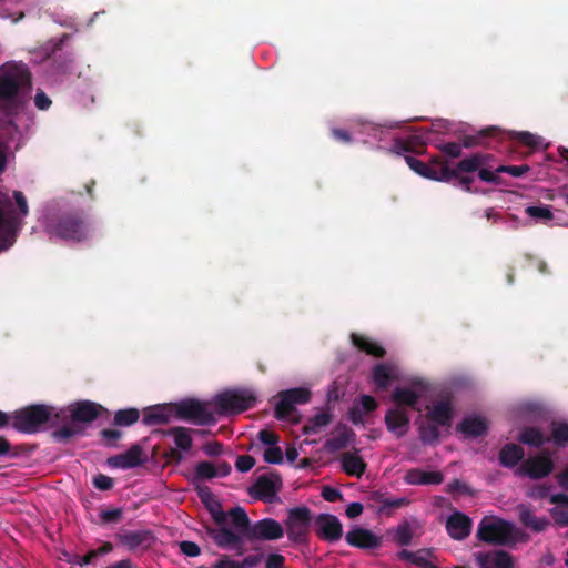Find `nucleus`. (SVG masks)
I'll return each mask as SVG.
<instances>
[{
    "mask_svg": "<svg viewBox=\"0 0 568 568\" xmlns=\"http://www.w3.org/2000/svg\"><path fill=\"white\" fill-rule=\"evenodd\" d=\"M230 518L235 530H239L244 538L253 540H277L284 536L283 526L273 518H264L254 524L241 506L230 510Z\"/></svg>",
    "mask_w": 568,
    "mask_h": 568,
    "instance_id": "1",
    "label": "nucleus"
},
{
    "mask_svg": "<svg viewBox=\"0 0 568 568\" xmlns=\"http://www.w3.org/2000/svg\"><path fill=\"white\" fill-rule=\"evenodd\" d=\"M59 418L60 414L54 406L32 404L11 414V426L19 433L36 434Z\"/></svg>",
    "mask_w": 568,
    "mask_h": 568,
    "instance_id": "2",
    "label": "nucleus"
},
{
    "mask_svg": "<svg viewBox=\"0 0 568 568\" xmlns=\"http://www.w3.org/2000/svg\"><path fill=\"white\" fill-rule=\"evenodd\" d=\"M31 72L24 64H11L0 69V101L14 102L30 92Z\"/></svg>",
    "mask_w": 568,
    "mask_h": 568,
    "instance_id": "3",
    "label": "nucleus"
},
{
    "mask_svg": "<svg viewBox=\"0 0 568 568\" xmlns=\"http://www.w3.org/2000/svg\"><path fill=\"white\" fill-rule=\"evenodd\" d=\"M48 231L62 240L81 242L89 235V224L82 211L64 212L48 224Z\"/></svg>",
    "mask_w": 568,
    "mask_h": 568,
    "instance_id": "4",
    "label": "nucleus"
},
{
    "mask_svg": "<svg viewBox=\"0 0 568 568\" xmlns=\"http://www.w3.org/2000/svg\"><path fill=\"white\" fill-rule=\"evenodd\" d=\"M476 536L480 541L490 545L509 546L516 542L514 525L503 519L484 518L478 525Z\"/></svg>",
    "mask_w": 568,
    "mask_h": 568,
    "instance_id": "5",
    "label": "nucleus"
},
{
    "mask_svg": "<svg viewBox=\"0 0 568 568\" xmlns=\"http://www.w3.org/2000/svg\"><path fill=\"white\" fill-rule=\"evenodd\" d=\"M20 230L21 223L13 212L11 197L0 191V252L13 245Z\"/></svg>",
    "mask_w": 568,
    "mask_h": 568,
    "instance_id": "6",
    "label": "nucleus"
},
{
    "mask_svg": "<svg viewBox=\"0 0 568 568\" xmlns=\"http://www.w3.org/2000/svg\"><path fill=\"white\" fill-rule=\"evenodd\" d=\"M313 521L312 510L306 506H297L287 510L284 521L287 538L294 544H306Z\"/></svg>",
    "mask_w": 568,
    "mask_h": 568,
    "instance_id": "7",
    "label": "nucleus"
},
{
    "mask_svg": "<svg viewBox=\"0 0 568 568\" xmlns=\"http://www.w3.org/2000/svg\"><path fill=\"white\" fill-rule=\"evenodd\" d=\"M255 394L247 388L230 389L215 397V405L222 414H239L254 407Z\"/></svg>",
    "mask_w": 568,
    "mask_h": 568,
    "instance_id": "8",
    "label": "nucleus"
},
{
    "mask_svg": "<svg viewBox=\"0 0 568 568\" xmlns=\"http://www.w3.org/2000/svg\"><path fill=\"white\" fill-rule=\"evenodd\" d=\"M172 404L176 419L191 422L195 425H213L216 422L214 414L197 399H184Z\"/></svg>",
    "mask_w": 568,
    "mask_h": 568,
    "instance_id": "9",
    "label": "nucleus"
},
{
    "mask_svg": "<svg viewBox=\"0 0 568 568\" xmlns=\"http://www.w3.org/2000/svg\"><path fill=\"white\" fill-rule=\"evenodd\" d=\"M491 159V154L476 152L467 158L462 159L458 162V170L466 173H473L477 171L478 178L481 181L498 185L501 183V179L496 170H491V166L489 165V161Z\"/></svg>",
    "mask_w": 568,
    "mask_h": 568,
    "instance_id": "10",
    "label": "nucleus"
},
{
    "mask_svg": "<svg viewBox=\"0 0 568 568\" xmlns=\"http://www.w3.org/2000/svg\"><path fill=\"white\" fill-rule=\"evenodd\" d=\"M281 488L282 479L277 474H264L256 478L255 483L248 488V494L256 500L271 503Z\"/></svg>",
    "mask_w": 568,
    "mask_h": 568,
    "instance_id": "11",
    "label": "nucleus"
},
{
    "mask_svg": "<svg viewBox=\"0 0 568 568\" xmlns=\"http://www.w3.org/2000/svg\"><path fill=\"white\" fill-rule=\"evenodd\" d=\"M231 530L226 525L219 526V528H207V535L214 540L221 549H233L236 555H243V538L244 536Z\"/></svg>",
    "mask_w": 568,
    "mask_h": 568,
    "instance_id": "12",
    "label": "nucleus"
},
{
    "mask_svg": "<svg viewBox=\"0 0 568 568\" xmlns=\"http://www.w3.org/2000/svg\"><path fill=\"white\" fill-rule=\"evenodd\" d=\"M555 468L552 459L547 455H538L526 459L517 473L531 479H542L550 475Z\"/></svg>",
    "mask_w": 568,
    "mask_h": 568,
    "instance_id": "13",
    "label": "nucleus"
},
{
    "mask_svg": "<svg viewBox=\"0 0 568 568\" xmlns=\"http://www.w3.org/2000/svg\"><path fill=\"white\" fill-rule=\"evenodd\" d=\"M316 535L320 539L336 542L343 536V526L339 519L332 514H320L315 519Z\"/></svg>",
    "mask_w": 568,
    "mask_h": 568,
    "instance_id": "14",
    "label": "nucleus"
},
{
    "mask_svg": "<svg viewBox=\"0 0 568 568\" xmlns=\"http://www.w3.org/2000/svg\"><path fill=\"white\" fill-rule=\"evenodd\" d=\"M474 557L478 568H515V559L506 550L480 551Z\"/></svg>",
    "mask_w": 568,
    "mask_h": 568,
    "instance_id": "15",
    "label": "nucleus"
},
{
    "mask_svg": "<svg viewBox=\"0 0 568 568\" xmlns=\"http://www.w3.org/2000/svg\"><path fill=\"white\" fill-rule=\"evenodd\" d=\"M146 460V455L139 444L132 445L125 453L108 458V465L120 469H130L141 466Z\"/></svg>",
    "mask_w": 568,
    "mask_h": 568,
    "instance_id": "16",
    "label": "nucleus"
},
{
    "mask_svg": "<svg viewBox=\"0 0 568 568\" xmlns=\"http://www.w3.org/2000/svg\"><path fill=\"white\" fill-rule=\"evenodd\" d=\"M105 408L94 402L80 400L70 406V417L74 423H92Z\"/></svg>",
    "mask_w": 568,
    "mask_h": 568,
    "instance_id": "17",
    "label": "nucleus"
},
{
    "mask_svg": "<svg viewBox=\"0 0 568 568\" xmlns=\"http://www.w3.org/2000/svg\"><path fill=\"white\" fill-rule=\"evenodd\" d=\"M346 542L355 548L359 549H376L382 545V539L373 531L355 527L349 530L345 536Z\"/></svg>",
    "mask_w": 568,
    "mask_h": 568,
    "instance_id": "18",
    "label": "nucleus"
},
{
    "mask_svg": "<svg viewBox=\"0 0 568 568\" xmlns=\"http://www.w3.org/2000/svg\"><path fill=\"white\" fill-rule=\"evenodd\" d=\"M116 539L131 551L139 548L149 549L154 542V536L150 530L124 531L118 534Z\"/></svg>",
    "mask_w": 568,
    "mask_h": 568,
    "instance_id": "19",
    "label": "nucleus"
},
{
    "mask_svg": "<svg viewBox=\"0 0 568 568\" xmlns=\"http://www.w3.org/2000/svg\"><path fill=\"white\" fill-rule=\"evenodd\" d=\"M471 526V519L460 511L453 513L446 521L447 534L454 540L466 539L470 535Z\"/></svg>",
    "mask_w": 568,
    "mask_h": 568,
    "instance_id": "20",
    "label": "nucleus"
},
{
    "mask_svg": "<svg viewBox=\"0 0 568 568\" xmlns=\"http://www.w3.org/2000/svg\"><path fill=\"white\" fill-rule=\"evenodd\" d=\"M197 495L211 514L214 523L217 526L226 525L230 517V511L225 513L223 510L221 503L214 497L212 490L206 486L199 487Z\"/></svg>",
    "mask_w": 568,
    "mask_h": 568,
    "instance_id": "21",
    "label": "nucleus"
},
{
    "mask_svg": "<svg viewBox=\"0 0 568 568\" xmlns=\"http://www.w3.org/2000/svg\"><path fill=\"white\" fill-rule=\"evenodd\" d=\"M405 162L409 166L410 170L416 172L418 175L437 181V182H449V178L453 175L450 171H448L446 168H443L442 170L434 172L429 165L412 155H405Z\"/></svg>",
    "mask_w": 568,
    "mask_h": 568,
    "instance_id": "22",
    "label": "nucleus"
},
{
    "mask_svg": "<svg viewBox=\"0 0 568 568\" xmlns=\"http://www.w3.org/2000/svg\"><path fill=\"white\" fill-rule=\"evenodd\" d=\"M385 425L388 432L400 438L409 430L410 419L404 409L392 408L385 415Z\"/></svg>",
    "mask_w": 568,
    "mask_h": 568,
    "instance_id": "23",
    "label": "nucleus"
},
{
    "mask_svg": "<svg viewBox=\"0 0 568 568\" xmlns=\"http://www.w3.org/2000/svg\"><path fill=\"white\" fill-rule=\"evenodd\" d=\"M174 417L173 404H163L148 407L143 410L142 422L146 426L164 425Z\"/></svg>",
    "mask_w": 568,
    "mask_h": 568,
    "instance_id": "24",
    "label": "nucleus"
},
{
    "mask_svg": "<svg viewBox=\"0 0 568 568\" xmlns=\"http://www.w3.org/2000/svg\"><path fill=\"white\" fill-rule=\"evenodd\" d=\"M355 436V433L347 425L339 423L335 430L333 432V436L328 438L324 447L326 450L331 453H335L346 448L352 439Z\"/></svg>",
    "mask_w": 568,
    "mask_h": 568,
    "instance_id": "25",
    "label": "nucleus"
},
{
    "mask_svg": "<svg viewBox=\"0 0 568 568\" xmlns=\"http://www.w3.org/2000/svg\"><path fill=\"white\" fill-rule=\"evenodd\" d=\"M404 480L409 485H439L444 481V476L440 471H425L419 468L407 470Z\"/></svg>",
    "mask_w": 568,
    "mask_h": 568,
    "instance_id": "26",
    "label": "nucleus"
},
{
    "mask_svg": "<svg viewBox=\"0 0 568 568\" xmlns=\"http://www.w3.org/2000/svg\"><path fill=\"white\" fill-rule=\"evenodd\" d=\"M342 470L352 477L361 478L366 471L367 464L357 452H346L341 456Z\"/></svg>",
    "mask_w": 568,
    "mask_h": 568,
    "instance_id": "27",
    "label": "nucleus"
},
{
    "mask_svg": "<svg viewBox=\"0 0 568 568\" xmlns=\"http://www.w3.org/2000/svg\"><path fill=\"white\" fill-rule=\"evenodd\" d=\"M371 499L379 504L377 511L379 514H386L392 515L393 509L402 508L407 505H409L410 500L406 497H399V498H389L386 497L384 493L376 490L373 491L371 495Z\"/></svg>",
    "mask_w": 568,
    "mask_h": 568,
    "instance_id": "28",
    "label": "nucleus"
},
{
    "mask_svg": "<svg viewBox=\"0 0 568 568\" xmlns=\"http://www.w3.org/2000/svg\"><path fill=\"white\" fill-rule=\"evenodd\" d=\"M427 418L440 426H450L453 406L449 399L437 402L427 414Z\"/></svg>",
    "mask_w": 568,
    "mask_h": 568,
    "instance_id": "29",
    "label": "nucleus"
},
{
    "mask_svg": "<svg viewBox=\"0 0 568 568\" xmlns=\"http://www.w3.org/2000/svg\"><path fill=\"white\" fill-rule=\"evenodd\" d=\"M351 339L353 345L358 348L361 352L366 353L367 355L374 356L376 358H383L386 354V351L382 345L371 339L367 336L353 333L351 335Z\"/></svg>",
    "mask_w": 568,
    "mask_h": 568,
    "instance_id": "30",
    "label": "nucleus"
},
{
    "mask_svg": "<svg viewBox=\"0 0 568 568\" xmlns=\"http://www.w3.org/2000/svg\"><path fill=\"white\" fill-rule=\"evenodd\" d=\"M433 555V549L427 548L418 549L417 551L402 549L397 552V558L403 561L412 562L413 565L420 568H429L433 565V562L429 560Z\"/></svg>",
    "mask_w": 568,
    "mask_h": 568,
    "instance_id": "31",
    "label": "nucleus"
},
{
    "mask_svg": "<svg viewBox=\"0 0 568 568\" xmlns=\"http://www.w3.org/2000/svg\"><path fill=\"white\" fill-rule=\"evenodd\" d=\"M500 130L498 128L488 126L478 131L476 134L464 135L462 139V144L466 149H470L477 145H488L487 140L489 138L498 136Z\"/></svg>",
    "mask_w": 568,
    "mask_h": 568,
    "instance_id": "32",
    "label": "nucleus"
},
{
    "mask_svg": "<svg viewBox=\"0 0 568 568\" xmlns=\"http://www.w3.org/2000/svg\"><path fill=\"white\" fill-rule=\"evenodd\" d=\"M525 456L523 447L516 444H506L499 452V463L507 468L515 467Z\"/></svg>",
    "mask_w": 568,
    "mask_h": 568,
    "instance_id": "33",
    "label": "nucleus"
},
{
    "mask_svg": "<svg viewBox=\"0 0 568 568\" xmlns=\"http://www.w3.org/2000/svg\"><path fill=\"white\" fill-rule=\"evenodd\" d=\"M372 379L377 388L386 389L395 379L393 367L386 363L376 364L372 369Z\"/></svg>",
    "mask_w": 568,
    "mask_h": 568,
    "instance_id": "34",
    "label": "nucleus"
},
{
    "mask_svg": "<svg viewBox=\"0 0 568 568\" xmlns=\"http://www.w3.org/2000/svg\"><path fill=\"white\" fill-rule=\"evenodd\" d=\"M192 432V429H189L186 427L175 426L163 432V434L172 436L174 438L176 447L183 452H187L193 446V439L191 436Z\"/></svg>",
    "mask_w": 568,
    "mask_h": 568,
    "instance_id": "35",
    "label": "nucleus"
},
{
    "mask_svg": "<svg viewBox=\"0 0 568 568\" xmlns=\"http://www.w3.org/2000/svg\"><path fill=\"white\" fill-rule=\"evenodd\" d=\"M458 430L468 437H479L487 432V424L480 417H467L459 425Z\"/></svg>",
    "mask_w": 568,
    "mask_h": 568,
    "instance_id": "36",
    "label": "nucleus"
},
{
    "mask_svg": "<svg viewBox=\"0 0 568 568\" xmlns=\"http://www.w3.org/2000/svg\"><path fill=\"white\" fill-rule=\"evenodd\" d=\"M393 400L399 406L417 409L419 394L408 387H396L393 392Z\"/></svg>",
    "mask_w": 568,
    "mask_h": 568,
    "instance_id": "37",
    "label": "nucleus"
},
{
    "mask_svg": "<svg viewBox=\"0 0 568 568\" xmlns=\"http://www.w3.org/2000/svg\"><path fill=\"white\" fill-rule=\"evenodd\" d=\"M557 447L568 446V422L552 420L550 423V437H548Z\"/></svg>",
    "mask_w": 568,
    "mask_h": 568,
    "instance_id": "38",
    "label": "nucleus"
},
{
    "mask_svg": "<svg viewBox=\"0 0 568 568\" xmlns=\"http://www.w3.org/2000/svg\"><path fill=\"white\" fill-rule=\"evenodd\" d=\"M519 442L532 447H541L546 443H549L550 439L545 437L541 430L537 427H526L521 430L518 437Z\"/></svg>",
    "mask_w": 568,
    "mask_h": 568,
    "instance_id": "39",
    "label": "nucleus"
},
{
    "mask_svg": "<svg viewBox=\"0 0 568 568\" xmlns=\"http://www.w3.org/2000/svg\"><path fill=\"white\" fill-rule=\"evenodd\" d=\"M333 420V415L328 412H322L313 416L303 427L304 434H317L322 427L327 426Z\"/></svg>",
    "mask_w": 568,
    "mask_h": 568,
    "instance_id": "40",
    "label": "nucleus"
},
{
    "mask_svg": "<svg viewBox=\"0 0 568 568\" xmlns=\"http://www.w3.org/2000/svg\"><path fill=\"white\" fill-rule=\"evenodd\" d=\"M140 418V412L136 408H126L115 412L113 424L120 427H128L135 424Z\"/></svg>",
    "mask_w": 568,
    "mask_h": 568,
    "instance_id": "41",
    "label": "nucleus"
},
{
    "mask_svg": "<svg viewBox=\"0 0 568 568\" xmlns=\"http://www.w3.org/2000/svg\"><path fill=\"white\" fill-rule=\"evenodd\" d=\"M282 394L293 404L301 405L306 404L311 400V392L304 387H296L286 390H282Z\"/></svg>",
    "mask_w": 568,
    "mask_h": 568,
    "instance_id": "42",
    "label": "nucleus"
},
{
    "mask_svg": "<svg viewBox=\"0 0 568 568\" xmlns=\"http://www.w3.org/2000/svg\"><path fill=\"white\" fill-rule=\"evenodd\" d=\"M414 537L413 529L408 521L400 523L394 534V541L399 546H408Z\"/></svg>",
    "mask_w": 568,
    "mask_h": 568,
    "instance_id": "43",
    "label": "nucleus"
},
{
    "mask_svg": "<svg viewBox=\"0 0 568 568\" xmlns=\"http://www.w3.org/2000/svg\"><path fill=\"white\" fill-rule=\"evenodd\" d=\"M278 402L275 405L274 415L278 420L286 419L294 410L295 405H293L283 394L282 392L277 395Z\"/></svg>",
    "mask_w": 568,
    "mask_h": 568,
    "instance_id": "44",
    "label": "nucleus"
},
{
    "mask_svg": "<svg viewBox=\"0 0 568 568\" xmlns=\"http://www.w3.org/2000/svg\"><path fill=\"white\" fill-rule=\"evenodd\" d=\"M216 477L215 465L211 462H200L194 469V479L211 480Z\"/></svg>",
    "mask_w": 568,
    "mask_h": 568,
    "instance_id": "45",
    "label": "nucleus"
},
{
    "mask_svg": "<svg viewBox=\"0 0 568 568\" xmlns=\"http://www.w3.org/2000/svg\"><path fill=\"white\" fill-rule=\"evenodd\" d=\"M427 164L434 172H437L443 168H446L448 171H450L453 175L449 178V182L454 179V176H457V172H460L458 170V163L455 168H450L449 162L446 159H443L440 155L432 156Z\"/></svg>",
    "mask_w": 568,
    "mask_h": 568,
    "instance_id": "46",
    "label": "nucleus"
},
{
    "mask_svg": "<svg viewBox=\"0 0 568 568\" xmlns=\"http://www.w3.org/2000/svg\"><path fill=\"white\" fill-rule=\"evenodd\" d=\"M420 440L424 444H433L438 440L439 430L437 424H427L419 427Z\"/></svg>",
    "mask_w": 568,
    "mask_h": 568,
    "instance_id": "47",
    "label": "nucleus"
},
{
    "mask_svg": "<svg viewBox=\"0 0 568 568\" xmlns=\"http://www.w3.org/2000/svg\"><path fill=\"white\" fill-rule=\"evenodd\" d=\"M526 214L536 220H542L545 222L552 220L554 214L550 207L547 205L542 206H528L526 207Z\"/></svg>",
    "mask_w": 568,
    "mask_h": 568,
    "instance_id": "48",
    "label": "nucleus"
},
{
    "mask_svg": "<svg viewBox=\"0 0 568 568\" xmlns=\"http://www.w3.org/2000/svg\"><path fill=\"white\" fill-rule=\"evenodd\" d=\"M438 150L447 158L458 159L463 154V144L457 142H448L439 144Z\"/></svg>",
    "mask_w": 568,
    "mask_h": 568,
    "instance_id": "49",
    "label": "nucleus"
},
{
    "mask_svg": "<svg viewBox=\"0 0 568 568\" xmlns=\"http://www.w3.org/2000/svg\"><path fill=\"white\" fill-rule=\"evenodd\" d=\"M100 436L106 447H116L118 440L122 438L123 433L119 429L105 428L100 432Z\"/></svg>",
    "mask_w": 568,
    "mask_h": 568,
    "instance_id": "50",
    "label": "nucleus"
},
{
    "mask_svg": "<svg viewBox=\"0 0 568 568\" xmlns=\"http://www.w3.org/2000/svg\"><path fill=\"white\" fill-rule=\"evenodd\" d=\"M416 144H417V138H415V136L407 139V140L397 139L394 142V150L397 154H402L404 152L413 153V152H416Z\"/></svg>",
    "mask_w": 568,
    "mask_h": 568,
    "instance_id": "51",
    "label": "nucleus"
},
{
    "mask_svg": "<svg viewBox=\"0 0 568 568\" xmlns=\"http://www.w3.org/2000/svg\"><path fill=\"white\" fill-rule=\"evenodd\" d=\"M102 524H118L123 518V510L121 508L103 509L100 511Z\"/></svg>",
    "mask_w": 568,
    "mask_h": 568,
    "instance_id": "52",
    "label": "nucleus"
},
{
    "mask_svg": "<svg viewBox=\"0 0 568 568\" xmlns=\"http://www.w3.org/2000/svg\"><path fill=\"white\" fill-rule=\"evenodd\" d=\"M13 199L18 206V212L13 209V212L17 214L20 223L22 224V219L29 214V206L27 203V199L21 191L13 192Z\"/></svg>",
    "mask_w": 568,
    "mask_h": 568,
    "instance_id": "53",
    "label": "nucleus"
},
{
    "mask_svg": "<svg viewBox=\"0 0 568 568\" xmlns=\"http://www.w3.org/2000/svg\"><path fill=\"white\" fill-rule=\"evenodd\" d=\"M530 171V166L528 164L521 165H499L496 168L497 173H508L511 176L520 178L524 174Z\"/></svg>",
    "mask_w": 568,
    "mask_h": 568,
    "instance_id": "54",
    "label": "nucleus"
},
{
    "mask_svg": "<svg viewBox=\"0 0 568 568\" xmlns=\"http://www.w3.org/2000/svg\"><path fill=\"white\" fill-rule=\"evenodd\" d=\"M264 460L268 464H282L283 463V452L281 447L274 445L265 449L264 452Z\"/></svg>",
    "mask_w": 568,
    "mask_h": 568,
    "instance_id": "55",
    "label": "nucleus"
},
{
    "mask_svg": "<svg viewBox=\"0 0 568 568\" xmlns=\"http://www.w3.org/2000/svg\"><path fill=\"white\" fill-rule=\"evenodd\" d=\"M179 549L187 557H197L201 555V548L194 541L183 540L179 542Z\"/></svg>",
    "mask_w": 568,
    "mask_h": 568,
    "instance_id": "56",
    "label": "nucleus"
},
{
    "mask_svg": "<svg viewBox=\"0 0 568 568\" xmlns=\"http://www.w3.org/2000/svg\"><path fill=\"white\" fill-rule=\"evenodd\" d=\"M255 465V458L251 455H241L235 462V467L241 473L251 470Z\"/></svg>",
    "mask_w": 568,
    "mask_h": 568,
    "instance_id": "57",
    "label": "nucleus"
},
{
    "mask_svg": "<svg viewBox=\"0 0 568 568\" xmlns=\"http://www.w3.org/2000/svg\"><path fill=\"white\" fill-rule=\"evenodd\" d=\"M93 485L99 490H110L114 486L113 478L99 474L93 478Z\"/></svg>",
    "mask_w": 568,
    "mask_h": 568,
    "instance_id": "58",
    "label": "nucleus"
},
{
    "mask_svg": "<svg viewBox=\"0 0 568 568\" xmlns=\"http://www.w3.org/2000/svg\"><path fill=\"white\" fill-rule=\"evenodd\" d=\"M550 515L558 526L568 527V510L554 507L550 509Z\"/></svg>",
    "mask_w": 568,
    "mask_h": 568,
    "instance_id": "59",
    "label": "nucleus"
},
{
    "mask_svg": "<svg viewBox=\"0 0 568 568\" xmlns=\"http://www.w3.org/2000/svg\"><path fill=\"white\" fill-rule=\"evenodd\" d=\"M517 510H518L519 520L525 527H527L530 524V521L534 519V517L536 516L534 514V511L531 510V508L524 504L519 505L517 507Z\"/></svg>",
    "mask_w": 568,
    "mask_h": 568,
    "instance_id": "60",
    "label": "nucleus"
},
{
    "mask_svg": "<svg viewBox=\"0 0 568 568\" xmlns=\"http://www.w3.org/2000/svg\"><path fill=\"white\" fill-rule=\"evenodd\" d=\"M99 556V551L90 550L84 556L75 555L70 562L78 565L80 567L90 565L97 557Z\"/></svg>",
    "mask_w": 568,
    "mask_h": 568,
    "instance_id": "61",
    "label": "nucleus"
},
{
    "mask_svg": "<svg viewBox=\"0 0 568 568\" xmlns=\"http://www.w3.org/2000/svg\"><path fill=\"white\" fill-rule=\"evenodd\" d=\"M550 526V521L546 517H537L535 516L534 519L530 521V524L527 526V528L536 531L541 532L546 530Z\"/></svg>",
    "mask_w": 568,
    "mask_h": 568,
    "instance_id": "62",
    "label": "nucleus"
},
{
    "mask_svg": "<svg viewBox=\"0 0 568 568\" xmlns=\"http://www.w3.org/2000/svg\"><path fill=\"white\" fill-rule=\"evenodd\" d=\"M321 496L326 501H329V503H335L343 497L342 493L337 488H334L331 486H324L322 489Z\"/></svg>",
    "mask_w": 568,
    "mask_h": 568,
    "instance_id": "63",
    "label": "nucleus"
},
{
    "mask_svg": "<svg viewBox=\"0 0 568 568\" xmlns=\"http://www.w3.org/2000/svg\"><path fill=\"white\" fill-rule=\"evenodd\" d=\"M74 435H75V430L70 426H63V427L57 429L55 432H53V437L58 442H67Z\"/></svg>",
    "mask_w": 568,
    "mask_h": 568,
    "instance_id": "64",
    "label": "nucleus"
}]
</instances>
